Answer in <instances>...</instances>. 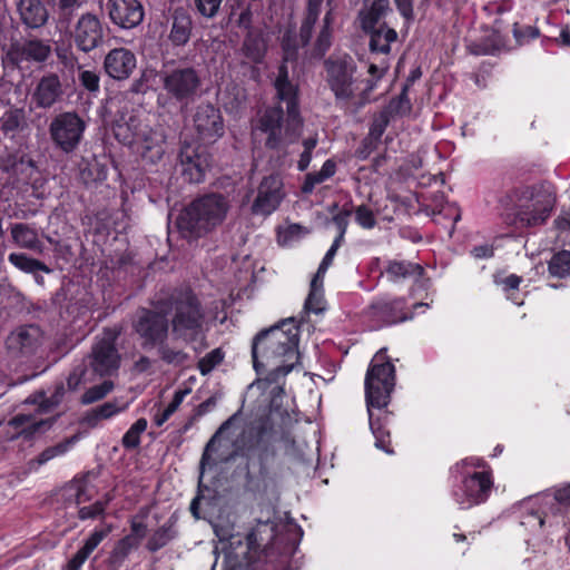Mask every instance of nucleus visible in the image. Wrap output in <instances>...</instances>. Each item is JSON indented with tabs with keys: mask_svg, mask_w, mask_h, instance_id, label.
Segmentation results:
<instances>
[{
	"mask_svg": "<svg viewBox=\"0 0 570 570\" xmlns=\"http://www.w3.org/2000/svg\"><path fill=\"white\" fill-rule=\"evenodd\" d=\"M298 327L292 321L262 330L252 343L253 365L257 373L272 367L267 373L268 383H277L298 362Z\"/></svg>",
	"mask_w": 570,
	"mask_h": 570,
	"instance_id": "obj_1",
	"label": "nucleus"
},
{
	"mask_svg": "<svg viewBox=\"0 0 570 570\" xmlns=\"http://www.w3.org/2000/svg\"><path fill=\"white\" fill-rule=\"evenodd\" d=\"M277 433L266 424L244 431L234 443V456L245 460L246 489L264 495L272 487L268 463L276 456Z\"/></svg>",
	"mask_w": 570,
	"mask_h": 570,
	"instance_id": "obj_2",
	"label": "nucleus"
},
{
	"mask_svg": "<svg viewBox=\"0 0 570 570\" xmlns=\"http://www.w3.org/2000/svg\"><path fill=\"white\" fill-rule=\"evenodd\" d=\"M385 350H380L372 360L365 375V401L368 412V422L375 438V446L386 453H393L390 448V432L381 423V419H374L373 409L382 410L390 403L391 393L395 386V367L384 356Z\"/></svg>",
	"mask_w": 570,
	"mask_h": 570,
	"instance_id": "obj_3",
	"label": "nucleus"
},
{
	"mask_svg": "<svg viewBox=\"0 0 570 570\" xmlns=\"http://www.w3.org/2000/svg\"><path fill=\"white\" fill-rule=\"evenodd\" d=\"M153 305L164 312L166 316L171 314L169 321L171 331L184 342L191 343L202 334L205 312L191 288H174L169 293L157 297Z\"/></svg>",
	"mask_w": 570,
	"mask_h": 570,
	"instance_id": "obj_4",
	"label": "nucleus"
},
{
	"mask_svg": "<svg viewBox=\"0 0 570 570\" xmlns=\"http://www.w3.org/2000/svg\"><path fill=\"white\" fill-rule=\"evenodd\" d=\"M229 208V200L223 194H206L195 198L179 213L176 226L181 237L196 240L222 225Z\"/></svg>",
	"mask_w": 570,
	"mask_h": 570,
	"instance_id": "obj_5",
	"label": "nucleus"
},
{
	"mask_svg": "<svg viewBox=\"0 0 570 570\" xmlns=\"http://www.w3.org/2000/svg\"><path fill=\"white\" fill-rule=\"evenodd\" d=\"M159 79L168 99L181 107L193 104L203 92L202 71L185 62L164 63Z\"/></svg>",
	"mask_w": 570,
	"mask_h": 570,
	"instance_id": "obj_6",
	"label": "nucleus"
},
{
	"mask_svg": "<svg viewBox=\"0 0 570 570\" xmlns=\"http://www.w3.org/2000/svg\"><path fill=\"white\" fill-rule=\"evenodd\" d=\"M303 127L301 116L284 117L282 106L267 108L258 118L256 130L265 135V147L286 154V148L298 140Z\"/></svg>",
	"mask_w": 570,
	"mask_h": 570,
	"instance_id": "obj_7",
	"label": "nucleus"
},
{
	"mask_svg": "<svg viewBox=\"0 0 570 570\" xmlns=\"http://www.w3.org/2000/svg\"><path fill=\"white\" fill-rule=\"evenodd\" d=\"M326 82L338 104L346 105L356 97L357 66L348 55L330 57L324 62Z\"/></svg>",
	"mask_w": 570,
	"mask_h": 570,
	"instance_id": "obj_8",
	"label": "nucleus"
},
{
	"mask_svg": "<svg viewBox=\"0 0 570 570\" xmlns=\"http://www.w3.org/2000/svg\"><path fill=\"white\" fill-rule=\"evenodd\" d=\"M87 129L86 120L75 110L57 114L49 124V136L53 146L63 154L75 153Z\"/></svg>",
	"mask_w": 570,
	"mask_h": 570,
	"instance_id": "obj_9",
	"label": "nucleus"
},
{
	"mask_svg": "<svg viewBox=\"0 0 570 570\" xmlns=\"http://www.w3.org/2000/svg\"><path fill=\"white\" fill-rule=\"evenodd\" d=\"M169 326V320L166 314L155 307L154 309L139 308L132 321V330L140 341L141 348L145 351H151L157 345L167 342Z\"/></svg>",
	"mask_w": 570,
	"mask_h": 570,
	"instance_id": "obj_10",
	"label": "nucleus"
},
{
	"mask_svg": "<svg viewBox=\"0 0 570 570\" xmlns=\"http://www.w3.org/2000/svg\"><path fill=\"white\" fill-rule=\"evenodd\" d=\"M285 195L283 179L278 174L264 177L257 187L252 213L259 216L271 215L279 207Z\"/></svg>",
	"mask_w": 570,
	"mask_h": 570,
	"instance_id": "obj_11",
	"label": "nucleus"
},
{
	"mask_svg": "<svg viewBox=\"0 0 570 570\" xmlns=\"http://www.w3.org/2000/svg\"><path fill=\"white\" fill-rule=\"evenodd\" d=\"M193 122L199 140L204 144L216 142L225 132L222 112L212 104L198 105Z\"/></svg>",
	"mask_w": 570,
	"mask_h": 570,
	"instance_id": "obj_12",
	"label": "nucleus"
},
{
	"mask_svg": "<svg viewBox=\"0 0 570 570\" xmlns=\"http://www.w3.org/2000/svg\"><path fill=\"white\" fill-rule=\"evenodd\" d=\"M115 336H106L97 341L87 360L92 372L99 376L114 375L120 365V355L115 344Z\"/></svg>",
	"mask_w": 570,
	"mask_h": 570,
	"instance_id": "obj_13",
	"label": "nucleus"
},
{
	"mask_svg": "<svg viewBox=\"0 0 570 570\" xmlns=\"http://www.w3.org/2000/svg\"><path fill=\"white\" fill-rule=\"evenodd\" d=\"M104 10L111 23L121 29L139 26L145 17L144 6L139 0H107Z\"/></svg>",
	"mask_w": 570,
	"mask_h": 570,
	"instance_id": "obj_14",
	"label": "nucleus"
},
{
	"mask_svg": "<svg viewBox=\"0 0 570 570\" xmlns=\"http://www.w3.org/2000/svg\"><path fill=\"white\" fill-rule=\"evenodd\" d=\"M50 55L51 46L38 38L12 41L7 51L8 60L14 66H20L23 62L43 63Z\"/></svg>",
	"mask_w": 570,
	"mask_h": 570,
	"instance_id": "obj_15",
	"label": "nucleus"
},
{
	"mask_svg": "<svg viewBox=\"0 0 570 570\" xmlns=\"http://www.w3.org/2000/svg\"><path fill=\"white\" fill-rule=\"evenodd\" d=\"M180 171L188 183H200L210 166L209 157L203 147L184 144L179 155Z\"/></svg>",
	"mask_w": 570,
	"mask_h": 570,
	"instance_id": "obj_16",
	"label": "nucleus"
},
{
	"mask_svg": "<svg viewBox=\"0 0 570 570\" xmlns=\"http://www.w3.org/2000/svg\"><path fill=\"white\" fill-rule=\"evenodd\" d=\"M492 481L488 472H475L463 481L462 493L454 492V498L461 508H470L484 502L491 491Z\"/></svg>",
	"mask_w": 570,
	"mask_h": 570,
	"instance_id": "obj_17",
	"label": "nucleus"
},
{
	"mask_svg": "<svg viewBox=\"0 0 570 570\" xmlns=\"http://www.w3.org/2000/svg\"><path fill=\"white\" fill-rule=\"evenodd\" d=\"M556 199L551 194L543 193L533 197L532 203L521 206L515 214V220L521 227H534L546 223L549 218Z\"/></svg>",
	"mask_w": 570,
	"mask_h": 570,
	"instance_id": "obj_18",
	"label": "nucleus"
},
{
	"mask_svg": "<svg viewBox=\"0 0 570 570\" xmlns=\"http://www.w3.org/2000/svg\"><path fill=\"white\" fill-rule=\"evenodd\" d=\"M73 39L83 52L98 48L104 40V29L98 17L92 13L82 14L76 24Z\"/></svg>",
	"mask_w": 570,
	"mask_h": 570,
	"instance_id": "obj_19",
	"label": "nucleus"
},
{
	"mask_svg": "<svg viewBox=\"0 0 570 570\" xmlns=\"http://www.w3.org/2000/svg\"><path fill=\"white\" fill-rule=\"evenodd\" d=\"M65 90L59 76L55 72L43 75L37 82L31 101L37 108L50 109L63 97Z\"/></svg>",
	"mask_w": 570,
	"mask_h": 570,
	"instance_id": "obj_20",
	"label": "nucleus"
},
{
	"mask_svg": "<svg viewBox=\"0 0 570 570\" xmlns=\"http://www.w3.org/2000/svg\"><path fill=\"white\" fill-rule=\"evenodd\" d=\"M136 56L126 48L110 50L104 60L107 75L116 80H125L130 77L136 68Z\"/></svg>",
	"mask_w": 570,
	"mask_h": 570,
	"instance_id": "obj_21",
	"label": "nucleus"
},
{
	"mask_svg": "<svg viewBox=\"0 0 570 570\" xmlns=\"http://www.w3.org/2000/svg\"><path fill=\"white\" fill-rule=\"evenodd\" d=\"M405 301L403 298H380L372 303L370 306L371 316L382 322L383 324L391 325L399 322H404L412 316L404 312Z\"/></svg>",
	"mask_w": 570,
	"mask_h": 570,
	"instance_id": "obj_22",
	"label": "nucleus"
},
{
	"mask_svg": "<svg viewBox=\"0 0 570 570\" xmlns=\"http://www.w3.org/2000/svg\"><path fill=\"white\" fill-rule=\"evenodd\" d=\"M16 7L26 29L38 30L49 21L50 13L42 0H18Z\"/></svg>",
	"mask_w": 570,
	"mask_h": 570,
	"instance_id": "obj_23",
	"label": "nucleus"
},
{
	"mask_svg": "<svg viewBox=\"0 0 570 570\" xmlns=\"http://www.w3.org/2000/svg\"><path fill=\"white\" fill-rule=\"evenodd\" d=\"M274 86L278 99L286 105V115L301 116L297 102V88L288 79V69L286 63H281L278 67Z\"/></svg>",
	"mask_w": 570,
	"mask_h": 570,
	"instance_id": "obj_24",
	"label": "nucleus"
},
{
	"mask_svg": "<svg viewBox=\"0 0 570 570\" xmlns=\"http://www.w3.org/2000/svg\"><path fill=\"white\" fill-rule=\"evenodd\" d=\"M40 343V330L38 326L29 325L17 328L8 337V346L22 354L32 353Z\"/></svg>",
	"mask_w": 570,
	"mask_h": 570,
	"instance_id": "obj_25",
	"label": "nucleus"
},
{
	"mask_svg": "<svg viewBox=\"0 0 570 570\" xmlns=\"http://www.w3.org/2000/svg\"><path fill=\"white\" fill-rule=\"evenodd\" d=\"M363 30L370 36L368 46L372 55H390L391 43L395 42L397 39V32L393 28H390L386 23H382L379 27Z\"/></svg>",
	"mask_w": 570,
	"mask_h": 570,
	"instance_id": "obj_26",
	"label": "nucleus"
},
{
	"mask_svg": "<svg viewBox=\"0 0 570 570\" xmlns=\"http://www.w3.org/2000/svg\"><path fill=\"white\" fill-rule=\"evenodd\" d=\"M303 534L301 528L289 529L286 534L282 537H276L272 543H267L262 551L266 561H272V554L274 550L279 549V546L284 543L282 547L279 554L282 557H289L295 553L298 541Z\"/></svg>",
	"mask_w": 570,
	"mask_h": 570,
	"instance_id": "obj_27",
	"label": "nucleus"
},
{
	"mask_svg": "<svg viewBox=\"0 0 570 570\" xmlns=\"http://www.w3.org/2000/svg\"><path fill=\"white\" fill-rule=\"evenodd\" d=\"M177 537V517L173 514L167 519V521L163 525H160L150 534L146 543V549L149 552L155 553L160 549L165 548Z\"/></svg>",
	"mask_w": 570,
	"mask_h": 570,
	"instance_id": "obj_28",
	"label": "nucleus"
},
{
	"mask_svg": "<svg viewBox=\"0 0 570 570\" xmlns=\"http://www.w3.org/2000/svg\"><path fill=\"white\" fill-rule=\"evenodd\" d=\"M78 441L79 435L73 434L70 438H67L63 441L57 443L56 445L46 448L42 452L39 453L38 456L28 461L27 471L35 472L41 465L48 463L55 458L66 454Z\"/></svg>",
	"mask_w": 570,
	"mask_h": 570,
	"instance_id": "obj_29",
	"label": "nucleus"
},
{
	"mask_svg": "<svg viewBox=\"0 0 570 570\" xmlns=\"http://www.w3.org/2000/svg\"><path fill=\"white\" fill-rule=\"evenodd\" d=\"M240 51L249 62H263L267 51V43L262 32L249 30L244 38Z\"/></svg>",
	"mask_w": 570,
	"mask_h": 570,
	"instance_id": "obj_30",
	"label": "nucleus"
},
{
	"mask_svg": "<svg viewBox=\"0 0 570 570\" xmlns=\"http://www.w3.org/2000/svg\"><path fill=\"white\" fill-rule=\"evenodd\" d=\"M138 138L142 139V157L151 163L160 160L165 154V136L155 130H139Z\"/></svg>",
	"mask_w": 570,
	"mask_h": 570,
	"instance_id": "obj_31",
	"label": "nucleus"
},
{
	"mask_svg": "<svg viewBox=\"0 0 570 570\" xmlns=\"http://www.w3.org/2000/svg\"><path fill=\"white\" fill-rule=\"evenodd\" d=\"M109 532L110 529L95 530L85 541V544L68 561L63 570H80L91 552L100 544Z\"/></svg>",
	"mask_w": 570,
	"mask_h": 570,
	"instance_id": "obj_32",
	"label": "nucleus"
},
{
	"mask_svg": "<svg viewBox=\"0 0 570 570\" xmlns=\"http://www.w3.org/2000/svg\"><path fill=\"white\" fill-rule=\"evenodd\" d=\"M11 237L16 245L21 248L41 253L43 250V243L39 239L36 229L23 223H16L11 225Z\"/></svg>",
	"mask_w": 570,
	"mask_h": 570,
	"instance_id": "obj_33",
	"label": "nucleus"
},
{
	"mask_svg": "<svg viewBox=\"0 0 570 570\" xmlns=\"http://www.w3.org/2000/svg\"><path fill=\"white\" fill-rule=\"evenodd\" d=\"M26 125L23 108L11 106L0 116V130L6 137L14 138L19 131L23 130Z\"/></svg>",
	"mask_w": 570,
	"mask_h": 570,
	"instance_id": "obj_34",
	"label": "nucleus"
},
{
	"mask_svg": "<svg viewBox=\"0 0 570 570\" xmlns=\"http://www.w3.org/2000/svg\"><path fill=\"white\" fill-rule=\"evenodd\" d=\"M55 422L56 417L36 421L30 415L18 414L10 420L9 424L16 429H21L18 434L28 438L35 433L47 431Z\"/></svg>",
	"mask_w": 570,
	"mask_h": 570,
	"instance_id": "obj_35",
	"label": "nucleus"
},
{
	"mask_svg": "<svg viewBox=\"0 0 570 570\" xmlns=\"http://www.w3.org/2000/svg\"><path fill=\"white\" fill-rule=\"evenodd\" d=\"M138 549L137 541L131 537H124L118 540L108 559H107V568L108 570H119L131 551Z\"/></svg>",
	"mask_w": 570,
	"mask_h": 570,
	"instance_id": "obj_36",
	"label": "nucleus"
},
{
	"mask_svg": "<svg viewBox=\"0 0 570 570\" xmlns=\"http://www.w3.org/2000/svg\"><path fill=\"white\" fill-rule=\"evenodd\" d=\"M322 0H308L305 17L302 21L298 40L302 47L309 45L313 30L321 12Z\"/></svg>",
	"mask_w": 570,
	"mask_h": 570,
	"instance_id": "obj_37",
	"label": "nucleus"
},
{
	"mask_svg": "<svg viewBox=\"0 0 570 570\" xmlns=\"http://www.w3.org/2000/svg\"><path fill=\"white\" fill-rule=\"evenodd\" d=\"M126 409L127 404H120L117 400L109 401L88 411L83 422L90 428H96L101 420H108Z\"/></svg>",
	"mask_w": 570,
	"mask_h": 570,
	"instance_id": "obj_38",
	"label": "nucleus"
},
{
	"mask_svg": "<svg viewBox=\"0 0 570 570\" xmlns=\"http://www.w3.org/2000/svg\"><path fill=\"white\" fill-rule=\"evenodd\" d=\"M8 262L17 269L26 274H50L52 272V269L43 262L36 259L26 253H10L8 256Z\"/></svg>",
	"mask_w": 570,
	"mask_h": 570,
	"instance_id": "obj_39",
	"label": "nucleus"
},
{
	"mask_svg": "<svg viewBox=\"0 0 570 570\" xmlns=\"http://www.w3.org/2000/svg\"><path fill=\"white\" fill-rule=\"evenodd\" d=\"M385 273L391 281L401 278L420 277L423 274V267L407 261H390Z\"/></svg>",
	"mask_w": 570,
	"mask_h": 570,
	"instance_id": "obj_40",
	"label": "nucleus"
},
{
	"mask_svg": "<svg viewBox=\"0 0 570 570\" xmlns=\"http://www.w3.org/2000/svg\"><path fill=\"white\" fill-rule=\"evenodd\" d=\"M191 33V19L184 12H176L173 17V26L169 39L175 46H184L188 42Z\"/></svg>",
	"mask_w": 570,
	"mask_h": 570,
	"instance_id": "obj_41",
	"label": "nucleus"
},
{
	"mask_svg": "<svg viewBox=\"0 0 570 570\" xmlns=\"http://www.w3.org/2000/svg\"><path fill=\"white\" fill-rule=\"evenodd\" d=\"M391 11L390 0H374L370 9L362 17V28L372 29L379 27L380 20Z\"/></svg>",
	"mask_w": 570,
	"mask_h": 570,
	"instance_id": "obj_42",
	"label": "nucleus"
},
{
	"mask_svg": "<svg viewBox=\"0 0 570 570\" xmlns=\"http://www.w3.org/2000/svg\"><path fill=\"white\" fill-rule=\"evenodd\" d=\"M274 523L269 522V521H258L257 525L252 529L250 532L247 533L246 535V543H247V549H248V554H252V553H256L257 550L262 547L263 544V537H262V533L263 532H268V538H273L274 537Z\"/></svg>",
	"mask_w": 570,
	"mask_h": 570,
	"instance_id": "obj_43",
	"label": "nucleus"
},
{
	"mask_svg": "<svg viewBox=\"0 0 570 570\" xmlns=\"http://www.w3.org/2000/svg\"><path fill=\"white\" fill-rule=\"evenodd\" d=\"M159 358L168 365L183 366L189 361V355L183 350H177L168 345L167 342L155 347Z\"/></svg>",
	"mask_w": 570,
	"mask_h": 570,
	"instance_id": "obj_44",
	"label": "nucleus"
},
{
	"mask_svg": "<svg viewBox=\"0 0 570 570\" xmlns=\"http://www.w3.org/2000/svg\"><path fill=\"white\" fill-rule=\"evenodd\" d=\"M237 417V413L229 416L225 422L222 423V425L218 428V430L214 433V435L209 439L207 442L202 459H200V470L203 471L206 465L210 464V452L215 451V445L218 440V438L225 433L234 423V421Z\"/></svg>",
	"mask_w": 570,
	"mask_h": 570,
	"instance_id": "obj_45",
	"label": "nucleus"
},
{
	"mask_svg": "<svg viewBox=\"0 0 570 570\" xmlns=\"http://www.w3.org/2000/svg\"><path fill=\"white\" fill-rule=\"evenodd\" d=\"M147 420L144 417L138 419L130 429L124 434L121 444L127 450H132L140 444V434L147 429Z\"/></svg>",
	"mask_w": 570,
	"mask_h": 570,
	"instance_id": "obj_46",
	"label": "nucleus"
},
{
	"mask_svg": "<svg viewBox=\"0 0 570 570\" xmlns=\"http://www.w3.org/2000/svg\"><path fill=\"white\" fill-rule=\"evenodd\" d=\"M548 269L552 276L563 278L570 274V252L562 250L552 256Z\"/></svg>",
	"mask_w": 570,
	"mask_h": 570,
	"instance_id": "obj_47",
	"label": "nucleus"
},
{
	"mask_svg": "<svg viewBox=\"0 0 570 570\" xmlns=\"http://www.w3.org/2000/svg\"><path fill=\"white\" fill-rule=\"evenodd\" d=\"M114 387V382L110 380H106L98 385H94L81 395V403L88 405L98 402L107 396Z\"/></svg>",
	"mask_w": 570,
	"mask_h": 570,
	"instance_id": "obj_48",
	"label": "nucleus"
},
{
	"mask_svg": "<svg viewBox=\"0 0 570 570\" xmlns=\"http://www.w3.org/2000/svg\"><path fill=\"white\" fill-rule=\"evenodd\" d=\"M189 393V389L178 390L175 392L171 402L167 405V407L159 414H157L154 419V422L157 426H161L179 407L185 396Z\"/></svg>",
	"mask_w": 570,
	"mask_h": 570,
	"instance_id": "obj_49",
	"label": "nucleus"
},
{
	"mask_svg": "<svg viewBox=\"0 0 570 570\" xmlns=\"http://www.w3.org/2000/svg\"><path fill=\"white\" fill-rule=\"evenodd\" d=\"M407 89V85H404L401 94L390 101L389 106L384 109L385 111H389V115H405L411 110Z\"/></svg>",
	"mask_w": 570,
	"mask_h": 570,
	"instance_id": "obj_50",
	"label": "nucleus"
},
{
	"mask_svg": "<svg viewBox=\"0 0 570 570\" xmlns=\"http://www.w3.org/2000/svg\"><path fill=\"white\" fill-rule=\"evenodd\" d=\"M224 360L220 348H215L198 361V370L203 375L209 374Z\"/></svg>",
	"mask_w": 570,
	"mask_h": 570,
	"instance_id": "obj_51",
	"label": "nucleus"
},
{
	"mask_svg": "<svg viewBox=\"0 0 570 570\" xmlns=\"http://www.w3.org/2000/svg\"><path fill=\"white\" fill-rule=\"evenodd\" d=\"M554 503L550 507L553 517L561 514L563 509H570V483L554 491Z\"/></svg>",
	"mask_w": 570,
	"mask_h": 570,
	"instance_id": "obj_52",
	"label": "nucleus"
},
{
	"mask_svg": "<svg viewBox=\"0 0 570 570\" xmlns=\"http://www.w3.org/2000/svg\"><path fill=\"white\" fill-rule=\"evenodd\" d=\"M391 115L389 111L382 110L377 116L374 117L367 137L381 141V138L390 124Z\"/></svg>",
	"mask_w": 570,
	"mask_h": 570,
	"instance_id": "obj_53",
	"label": "nucleus"
},
{
	"mask_svg": "<svg viewBox=\"0 0 570 570\" xmlns=\"http://www.w3.org/2000/svg\"><path fill=\"white\" fill-rule=\"evenodd\" d=\"M304 307L307 312L321 314L325 311L324 292L322 288H309Z\"/></svg>",
	"mask_w": 570,
	"mask_h": 570,
	"instance_id": "obj_54",
	"label": "nucleus"
},
{
	"mask_svg": "<svg viewBox=\"0 0 570 570\" xmlns=\"http://www.w3.org/2000/svg\"><path fill=\"white\" fill-rule=\"evenodd\" d=\"M83 0H59L57 3V11L59 20L70 23L75 12L81 7Z\"/></svg>",
	"mask_w": 570,
	"mask_h": 570,
	"instance_id": "obj_55",
	"label": "nucleus"
},
{
	"mask_svg": "<svg viewBox=\"0 0 570 570\" xmlns=\"http://www.w3.org/2000/svg\"><path fill=\"white\" fill-rule=\"evenodd\" d=\"M88 372L86 364H79L70 372L67 377V389L70 392L77 391L83 383L87 382L86 374Z\"/></svg>",
	"mask_w": 570,
	"mask_h": 570,
	"instance_id": "obj_56",
	"label": "nucleus"
},
{
	"mask_svg": "<svg viewBox=\"0 0 570 570\" xmlns=\"http://www.w3.org/2000/svg\"><path fill=\"white\" fill-rule=\"evenodd\" d=\"M282 49L284 51L283 63H286V61L289 60H296L298 43L296 36L293 35L291 31L284 33L282 39Z\"/></svg>",
	"mask_w": 570,
	"mask_h": 570,
	"instance_id": "obj_57",
	"label": "nucleus"
},
{
	"mask_svg": "<svg viewBox=\"0 0 570 570\" xmlns=\"http://www.w3.org/2000/svg\"><path fill=\"white\" fill-rule=\"evenodd\" d=\"M112 132L115 138L124 145H131L136 141V137H138V132L131 131V127L128 122L121 124L117 121L112 126Z\"/></svg>",
	"mask_w": 570,
	"mask_h": 570,
	"instance_id": "obj_58",
	"label": "nucleus"
},
{
	"mask_svg": "<svg viewBox=\"0 0 570 570\" xmlns=\"http://www.w3.org/2000/svg\"><path fill=\"white\" fill-rule=\"evenodd\" d=\"M332 45V29L322 27L314 46L315 55L323 57Z\"/></svg>",
	"mask_w": 570,
	"mask_h": 570,
	"instance_id": "obj_59",
	"label": "nucleus"
},
{
	"mask_svg": "<svg viewBox=\"0 0 570 570\" xmlns=\"http://www.w3.org/2000/svg\"><path fill=\"white\" fill-rule=\"evenodd\" d=\"M80 85L90 92H97L100 88V78L98 73L91 70L79 71Z\"/></svg>",
	"mask_w": 570,
	"mask_h": 570,
	"instance_id": "obj_60",
	"label": "nucleus"
},
{
	"mask_svg": "<svg viewBox=\"0 0 570 570\" xmlns=\"http://www.w3.org/2000/svg\"><path fill=\"white\" fill-rule=\"evenodd\" d=\"M355 220L363 228L371 229L376 225V219L372 209L365 205H361L355 209Z\"/></svg>",
	"mask_w": 570,
	"mask_h": 570,
	"instance_id": "obj_61",
	"label": "nucleus"
},
{
	"mask_svg": "<svg viewBox=\"0 0 570 570\" xmlns=\"http://www.w3.org/2000/svg\"><path fill=\"white\" fill-rule=\"evenodd\" d=\"M223 0H195L198 12L206 17L213 18L217 14Z\"/></svg>",
	"mask_w": 570,
	"mask_h": 570,
	"instance_id": "obj_62",
	"label": "nucleus"
},
{
	"mask_svg": "<svg viewBox=\"0 0 570 570\" xmlns=\"http://www.w3.org/2000/svg\"><path fill=\"white\" fill-rule=\"evenodd\" d=\"M351 212L347 209L338 212L336 215L333 216L332 222L337 228V236L335 239H340V242H343L347 226H348V218H350Z\"/></svg>",
	"mask_w": 570,
	"mask_h": 570,
	"instance_id": "obj_63",
	"label": "nucleus"
},
{
	"mask_svg": "<svg viewBox=\"0 0 570 570\" xmlns=\"http://www.w3.org/2000/svg\"><path fill=\"white\" fill-rule=\"evenodd\" d=\"M105 503L96 501L92 505L82 507L78 511V518L80 520L96 519L97 517L104 515Z\"/></svg>",
	"mask_w": 570,
	"mask_h": 570,
	"instance_id": "obj_64",
	"label": "nucleus"
}]
</instances>
